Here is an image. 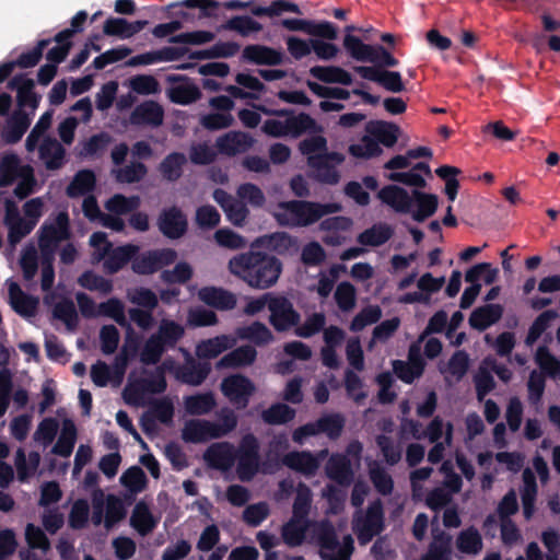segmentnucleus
Instances as JSON below:
<instances>
[{
  "label": "nucleus",
  "mask_w": 560,
  "mask_h": 560,
  "mask_svg": "<svg viewBox=\"0 0 560 560\" xmlns=\"http://www.w3.org/2000/svg\"><path fill=\"white\" fill-rule=\"evenodd\" d=\"M229 270L254 289L265 290L279 279L282 265L272 257L258 252H248L232 257Z\"/></svg>",
  "instance_id": "nucleus-1"
},
{
  "label": "nucleus",
  "mask_w": 560,
  "mask_h": 560,
  "mask_svg": "<svg viewBox=\"0 0 560 560\" xmlns=\"http://www.w3.org/2000/svg\"><path fill=\"white\" fill-rule=\"evenodd\" d=\"M56 438L51 453L60 457H69L77 442L78 430L72 419L61 410L56 417L44 418L33 434L34 442L43 447L51 445Z\"/></svg>",
  "instance_id": "nucleus-2"
},
{
  "label": "nucleus",
  "mask_w": 560,
  "mask_h": 560,
  "mask_svg": "<svg viewBox=\"0 0 560 560\" xmlns=\"http://www.w3.org/2000/svg\"><path fill=\"white\" fill-rule=\"evenodd\" d=\"M49 200L48 195L32 198L23 205L22 212L14 201L10 199L4 201L3 223L8 229V241L12 246L34 230L45 213Z\"/></svg>",
  "instance_id": "nucleus-3"
},
{
  "label": "nucleus",
  "mask_w": 560,
  "mask_h": 560,
  "mask_svg": "<svg viewBox=\"0 0 560 560\" xmlns=\"http://www.w3.org/2000/svg\"><path fill=\"white\" fill-rule=\"evenodd\" d=\"M336 202L315 203L306 201L280 202L272 211L275 219L281 225L306 226L318 221L322 217L340 211Z\"/></svg>",
  "instance_id": "nucleus-4"
},
{
  "label": "nucleus",
  "mask_w": 560,
  "mask_h": 560,
  "mask_svg": "<svg viewBox=\"0 0 560 560\" xmlns=\"http://www.w3.org/2000/svg\"><path fill=\"white\" fill-rule=\"evenodd\" d=\"M11 85L18 91L20 108L28 107L34 112L39 102V96L34 92V81L30 78L18 77L13 79ZM31 120L32 117L23 110L15 113L4 130L5 140L8 142L19 141L28 128Z\"/></svg>",
  "instance_id": "nucleus-5"
},
{
  "label": "nucleus",
  "mask_w": 560,
  "mask_h": 560,
  "mask_svg": "<svg viewBox=\"0 0 560 560\" xmlns=\"http://www.w3.org/2000/svg\"><path fill=\"white\" fill-rule=\"evenodd\" d=\"M68 214L60 212L52 221H46L39 231V247L47 260L42 269V288L47 290L54 282V269L51 258L58 243L68 237Z\"/></svg>",
  "instance_id": "nucleus-6"
},
{
  "label": "nucleus",
  "mask_w": 560,
  "mask_h": 560,
  "mask_svg": "<svg viewBox=\"0 0 560 560\" xmlns=\"http://www.w3.org/2000/svg\"><path fill=\"white\" fill-rule=\"evenodd\" d=\"M15 184L14 195L24 199L35 191L36 178L34 170L28 164H23L18 155L4 154L0 160V187Z\"/></svg>",
  "instance_id": "nucleus-7"
},
{
  "label": "nucleus",
  "mask_w": 560,
  "mask_h": 560,
  "mask_svg": "<svg viewBox=\"0 0 560 560\" xmlns=\"http://www.w3.org/2000/svg\"><path fill=\"white\" fill-rule=\"evenodd\" d=\"M185 355L189 366L175 368L172 360H165L160 368L161 372H159L153 381L147 384V389L151 393L164 392L166 388V382L163 376L164 372H173L177 380L188 385H200L210 373V365L208 363L195 364L191 355L188 352H185Z\"/></svg>",
  "instance_id": "nucleus-8"
},
{
  "label": "nucleus",
  "mask_w": 560,
  "mask_h": 560,
  "mask_svg": "<svg viewBox=\"0 0 560 560\" xmlns=\"http://www.w3.org/2000/svg\"><path fill=\"white\" fill-rule=\"evenodd\" d=\"M236 427L233 412L225 415L220 421L192 419L184 424L182 438L186 442L201 443L226 435Z\"/></svg>",
  "instance_id": "nucleus-9"
},
{
  "label": "nucleus",
  "mask_w": 560,
  "mask_h": 560,
  "mask_svg": "<svg viewBox=\"0 0 560 560\" xmlns=\"http://www.w3.org/2000/svg\"><path fill=\"white\" fill-rule=\"evenodd\" d=\"M316 540L320 546V557L324 560H349L353 551V539L351 536L343 537L338 541L335 530L328 522L314 524Z\"/></svg>",
  "instance_id": "nucleus-10"
},
{
  "label": "nucleus",
  "mask_w": 560,
  "mask_h": 560,
  "mask_svg": "<svg viewBox=\"0 0 560 560\" xmlns=\"http://www.w3.org/2000/svg\"><path fill=\"white\" fill-rule=\"evenodd\" d=\"M311 129H315V122L308 115H287L283 112L262 125V131L271 137H296Z\"/></svg>",
  "instance_id": "nucleus-11"
},
{
  "label": "nucleus",
  "mask_w": 560,
  "mask_h": 560,
  "mask_svg": "<svg viewBox=\"0 0 560 560\" xmlns=\"http://www.w3.org/2000/svg\"><path fill=\"white\" fill-rule=\"evenodd\" d=\"M301 152L307 156L308 164L317 168L340 164L345 158L341 153L329 152L327 140L322 135L311 136L300 143Z\"/></svg>",
  "instance_id": "nucleus-12"
},
{
  "label": "nucleus",
  "mask_w": 560,
  "mask_h": 560,
  "mask_svg": "<svg viewBox=\"0 0 560 560\" xmlns=\"http://www.w3.org/2000/svg\"><path fill=\"white\" fill-rule=\"evenodd\" d=\"M140 206L138 196L126 197L117 194L105 203L106 212L101 217V224L107 229L120 232L125 229L122 215L136 210Z\"/></svg>",
  "instance_id": "nucleus-13"
},
{
  "label": "nucleus",
  "mask_w": 560,
  "mask_h": 560,
  "mask_svg": "<svg viewBox=\"0 0 560 560\" xmlns=\"http://www.w3.org/2000/svg\"><path fill=\"white\" fill-rule=\"evenodd\" d=\"M92 505V522L95 525L104 522L105 526L109 528L125 515L121 500L113 494L105 495L101 490L93 493Z\"/></svg>",
  "instance_id": "nucleus-14"
},
{
  "label": "nucleus",
  "mask_w": 560,
  "mask_h": 560,
  "mask_svg": "<svg viewBox=\"0 0 560 560\" xmlns=\"http://www.w3.org/2000/svg\"><path fill=\"white\" fill-rule=\"evenodd\" d=\"M353 532L360 544L365 545L372 540L383 529V511L378 501L370 504L366 513L363 515L358 512L353 518Z\"/></svg>",
  "instance_id": "nucleus-15"
},
{
  "label": "nucleus",
  "mask_w": 560,
  "mask_h": 560,
  "mask_svg": "<svg viewBox=\"0 0 560 560\" xmlns=\"http://www.w3.org/2000/svg\"><path fill=\"white\" fill-rule=\"evenodd\" d=\"M211 112L200 115V125L208 130H219L232 126L234 118L231 110L234 102L228 96H215L209 101Z\"/></svg>",
  "instance_id": "nucleus-16"
},
{
  "label": "nucleus",
  "mask_w": 560,
  "mask_h": 560,
  "mask_svg": "<svg viewBox=\"0 0 560 560\" xmlns=\"http://www.w3.org/2000/svg\"><path fill=\"white\" fill-rule=\"evenodd\" d=\"M221 390L231 404L237 408H244L255 392V385L248 377L233 374L223 378Z\"/></svg>",
  "instance_id": "nucleus-17"
},
{
  "label": "nucleus",
  "mask_w": 560,
  "mask_h": 560,
  "mask_svg": "<svg viewBox=\"0 0 560 560\" xmlns=\"http://www.w3.org/2000/svg\"><path fill=\"white\" fill-rule=\"evenodd\" d=\"M127 362L128 355L126 349H122L121 353L117 355L113 369L102 361L96 362L91 368V378L93 383L100 387H104L108 384L118 386L122 381Z\"/></svg>",
  "instance_id": "nucleus-18"
},
{
  "label": "nucleus",
  "mask_w": 560,
  "mask_h": 560,
  "mask_svg": "<svg viewBox=\"0 0 560 560\" xmlns=\"http://www.w3.org/2000/svg\"><path fill=\"white\" fill-rule=\"evenodd\" d=\"M176 252L171 248L150 250L132 260V270L140 275H150L175 261Z\"/></svg>",
  "instance_id": "nucleus-19"
},
{
  "label": "nucleus",
  "mask_w": 560,
  "mask_h": 560,
  "mask_svg": "<svg viewBox=\"0 0 560 560\" xmlns=\"http://www.w3.org/2000/svg\"><path fill=\"white\" fill-rule=\"evenodd\" d=\"M445 283L444 277L435 278L431 273L422 275L418 282V291L408 292L398 298L399 303L404 304H412V303H423L428 304L431 300V295L433 293L439 292Z\"/></svg>",
  "instance_id": "nucleus-20"
},
{
  "label": "nucleus",
  "mask_w": 560,
  "mask_h": 560,
  "mask_svg": "<svg viewBox=\"0 0 560 560\" xmlns=\"http://www.w3.org/2000/svg\"><path fill=\"white\" fill-rule=\"evenodd\" d=\"M269 311L270 323L278 330L288 329L298 323L299 315L285 298L272 295L269 299Z\"/></svg>",
  "instance_id": "nucleus-21"
},
{
  "label": "nucleus",
  "mask_w": 560,
  "mask_h": 560,
  "mask_svg": "<svg viewBox=\"0 0 560 560\" xmlns=\"http://www.w3.org/2000/svg\"><path fill=\"white\" fill-rule=\"evenodd\" d=\"M257 448V441L254 436L247 435L243 439L237 466L240 479L249 480L258 471Z\"/></svg>",
  "instance_id": "nucleus-22"
},
{
  "label": "nucleus",
  "mask_w": 560,
  "mask_h": 560,
  "mask_svg": "<svg viewBox=\"0 0 560 560\" xmlns=\"http://www.w3.org/2000/svg\"><path fill=\"white\" fill-rule=\"evenodd\" d=\"M441 470L444 474V486L448 491L438 488L428 495L427 503L434 510L444 506L451 500L452 494L460 490L462 486L459 477L451 471L448 463H444Z\"/></svg>",
  "instance_id": "nucleus-23"
},
{
  "label": "nucleus",
  "mask_w": 560,
  "mask_h": 560,
  "mask_svg": "<svg viewBox=\"0 0 560 560\" xmlns=\"http://www.w3.org/2000/svg\"><path fill=\"white\" fill-rule=\"evenodd\" d=\"M326 455L327 451L319 452L317 456L308 452H292L285 455L282 462L289 468L310 476L315 474Z\"/></svg>",
  "instance_id": "nucleus-24"
},
{
  "label": "nucleus",
  "mask_w": 560,
  "mask_h": 560,
  "mask_svg": "<svg viewBox=\"0 0 560 560\" xmlns=\"http://www.w3.org/2000/svg\"><path fill=\"white\" fill-rule=\"evenodd\" d=\"M160 231L168 238H179L187 230V219L177 208L164 210L158 220Z\"/></svg>",
  "instance_id": "nucleus-25"
},
{
  "label": "nucleus",
  "mask_w": 560,
  "mask_h": 560,
  "mask_svg": "<svg viewBox=\"0 0 560 560\" xmlns=\"http://www.w3.org/2000/svg\"><path fill=\"white\" fill-rule=\"evenodd\" d=\"M215 144L221 153L232 156L249 150L254 139L242 131H230L219 137Z\"/></svg>",
  "instance_id": "nucleus-26"
},
{
  "label": "nucleus",
  "mask_w": 560,
  "mask_h": 560,
  "mask_svg": "<svg viewBox=\"0 0 560 560\" xmlns=\"http://www.w3.org/2000/svg\"><path fill=\"white\" fill-rule=\"evenodd\" d=\"M213 199L217 201V203L220 205L228 220L232 224L237 226L244 224L248 215V210L242 202L235 200L232 196L222 189L214 190Z\"/></svg>",
  "instance_id": "nucleus-27"
},
{
  "label": "nucleus",
  "mask_w": 560,
  "mask_h": 560,
  "mask_svg": "<svg viewBox=\"0 0 560 560\" xmlns=\"http://www.w3.org/2000/svg\"><path fill=\"white\" fill-rule=\"evenodd\" d=\"M420 346L412 345L409 350V361H395L393 363L396 375L406 383H411L415 378L419 377L423 372V361L420 358Z\"/></svg>",
  "instance_id": "nucleus-28"
},
{
  "label": "nucleus",
  "mask_w": 560,
  "mask_h": 560,
  "mask_svg": "<svg viewBox=\"0 0 560 560\" xmlns=\"http://www.w3.org/2000/svg\"><path fill=\"white\" fill-rule=\"evenodd\" d=\"M237 342V338L231 335H220L213 338H209L200 341L196 346V355L203 359H214L228 349L234 347Z\"/></svg>",
  "instance_id": "nucleus-29"
},
{
  "label": "nucleus",
  "mask_w": 560,
  "mask_h": 560,
  "mask_svg": "<svg viewBox=\"0 0 560 560\" xmlns=\"http://www.w3.org/2000/svg\"><path fill=\"white\" fill-rule=\"evenodd\" d=\"M45 302L52 307L54 316L63 322L69 329L77 325L78 314L73 302L69 298L51 293L45 298Z\"/></svg>",
  "instance_id": "nucleus-30"
},
{
  "label": "nucleus",
  "mask_w": 560,
  "mask_h": 560,
  "mask_svg": "<svg viewBox=\"0 0 560 560\" xmlns=\"http://www.w3.org/2000/svg\"><path fill=\"white\" fill-rule=\"evenodd\" d=\"M163 116L164 112L161 105L153 101H145L133 109L130 116V122L133 125L156 127L162 124Z\"/></svg>",
  "instance_id": "nucleus-31"
},
{
  "label": "nucleus",
  "mask_w": 560,
  "mask_h": 560,
  "mask_svg": "<svg viewBox=\"0 0 560 560\" xmlns=\"http://www.w3.org/2000/svg\"><path fill=\"white\" fill-rule=\"evenodd\" d=\"M203 458L209 466L226 470L234 463V447L229 443H214L205 452Z\"/></svg>",
  "instance_id": "nucleus-32"
},
{
  "label": "nucleus",
  "mask_w": 560,
  "mask_h": 560,
  "mask_svg": "<svg viewBox=\"0 0 560 560\" xmlns=\"http://www.w3.org/2000/svg\"><path fill=\"white\" fill-rule=\"evenodd\" d=\"M412 203L411 214L412 219L418 222H422L425 219L432 217L439 206V199L433 194H425L419 190H415L411 195Z\"/></svg>",
  "instance_id": "nucleus-33"
},
{
  "label": "nucleus",
  "mask_w": 560,
  "mask_h": 560,
  "mask_svg": "<svg viewBox=\"0 0 560 560\" xmlns=\"http://www.w3.org/2000/svg\"><path fill=\"white\" fill-rule=\"evenodd\" d=\"M378 198L397 212L407 213L411 211V196L399 186L388 185L383 187L378 191Z\"/></svg>",
  "instance_id": "nucleus-34"
},
{
  "label": "nucleus",
  "mask_w": 560,
  "mask_h": 560,
  "mask_svg": "<svg viewBox=\"0 0 560 560\" xmlns=\"http://www.w3.org/2000/svg\"><path fill=\"white\" fill-rule=\"evenodd\" d=\"M7 285L9 290L10 304L13 310L25 317L35 315L38 300L25 294L14 281H8Z\"/></svg>",
  "instance_id": "nucleus-35"
},
{
  "label": "nucleus",
  "mask_w": 560,
  "mask_h": 560,
  "mask_svg": "<svg viewBox=\"0 0 560 560\" xmlns=\"http://www.w3.org/2000/svg\"><path fill=\"white\" fill-rule=\"evenodd\" d=\"M242 56L248 62L268 66L280 65L283 59L280 51L264 45H248L243 49Z\"/></svg>",
  "instance_id": "nucleus-36"
},
{
  "label": "nucleus",
  "mask_w": 560,
  "mask_h": 560,
  "mask_svg": "<svg viewBox=\"0 0 560 560\" xmlns=\"http://www.w3.org/2000/svg\"><path fill=\"white\" fill-rule=\"evenodd\" d=\"M160 521L159 516L153 515L149 506L144 502H138L130 516V525L144 536L151 533Z\"/></svg>",
  "instance_id": "nucleus-37"
},
{
  "label": "nucleus",
  "mask_w": 560,
  "mask_h": 560,
  "mask_svg": "<svg viewBox=\"0 0 560 560\" xmlns=\"http://www.w3.org/2000/svg\"><path fill=\"white\" fill-rule=\"evenodd\" d=\"M364 131L374 138L378 144L393 147L398 140L399 129L397 126L382 120L369 121Z\"/></svg>",
  "instance_id": "nucleus-38"
},
{
  "label": "nucleus",
  "mask_w": 560,
  "mask_h": 560,
  "mask_svg": "<svg viewBox=\"0 0 560 560\" xmlns=\"http://www.w3.org/2000/svg\"><path fill=\"white\" fill-rule=\"evenodd\" d=\"M257 352L250 346L238 347L222 357L215 364L217 369H237L250 365L256 359Z\"/></svg>",
  "instance_id": "nucleus-39"
},
{
  "label": "nucleus",
  "mask_w": 560,
  "mask_h": 560,
  "mask_svg": "<svg viewBox=\"0 0 560 560\" xmlns=\"http://www.w3.org/2000/svg\"><path fill=\"white\" fill-rule=\"evenodd\" d=\"M147 25V21L128 22L125 19L112 18L105 21L103 31L106 35L130 38Z\"/></svg>",
  "instance_id": "nucleus-40"
},
{
  "label": "nucleus",
  "mask_w": 560,
  "mask_h": 560,
  "mask_svg": "<svg viewBox=\"0 0 560 560\" xmlns=\"http://www.w3.org/2000/svg\"><path fill=\"white\" fill-rule=\"evenodd\" d=\"M198 298L206 304L220 310H231L236 304L233 293L214 287L202 288L198 292Z\"/></svg>",
  "instance_id": "nucleus-41"
},
{
  "label": "nucleus",
  "mask_w": 560,
  "mask_h": 560,
  "mask_svg": "<svg viewBox=\"0 0 560 560\" xmlns=\"http://www.w3.org/2000/svg\"><path fill=\"white\" fill-rule=\"evenodd\" d=\"M310 73L315 79L325 83H338L342 85H350L352 83L350 72L337 66H315L310 69Z\"/></svg>",
  "instance_id": "nucleus-42"
},
{
  "label": "nucleus",
  "mask_w": 560,
  "mask_h": 560,
  "mask_svg": "<svg viewBox=\"0 0 560 560\" xmlns=\"http://www.w3.org/2000/svg\"><path fill=\"white\" fill-rule=\"evenodd\" d=\"M343 47L349 56L357 61H376V47L364 44L360 38L351 34H347L343 37Z\"/></svg>",
  "instance_id": "nucleus-43"
},
{
  "label": "nucleus",
  "mask_w": 560,
  "mask_h": 560,
  "mask_svg": "<svg viewBox=\"0 0 560 560\" xmlns=\"http://www.w3.org/2000/svg\"><path fill=\"white\" fill-rule=\"evenodd\" d=\"M327 476L340 485H348L352 479L350 460L345 455H332L326 465Z\"/></svg>",
  "instance_id": "nucleus-44"
},
{
  "label": "nucleus",
  "mask_w": 560,
  "mask_h": 560,
  "mask_svg": "<svg viewBox=\"0 0 560 560\" xmlns=\"http://www.w3.org/2000/svg\"><path fill=\"white\" fill-rule=\"evenodd\" d=\"M296 245L295 241L285 233H273L255 240L252 247H262L278 254H287Z\"/></svg>",
  "instance_id": "nucleus-45"
},
{
  "label": "nucleus",
  "mask_w": 560,
  "mask_h": 560,
  "mask_svg": "<svg viewBox=\"0 0 560 560\" xmlns=\"http://www.w3.org/2000/svg\"><path fill=\"white\" fill-rule=\"evenodd\" d=\"M139 250L136 245H124L113 248L103 262L104 270L114 273L120 270Z\"/></svg>",
  "instance_id": "nucleus-46"
},
{
  "label": "nucleus",
  "mask_w": 560,
  "mask_h": 560,
  "mask_svg": "<svg viewBox=\"0 0 560 560\" xmlns=\"http://www.w3.org/2000/svg\"><path fill=\"white\" fill-rule=\"evenodd\" d=\"M66 151L55 139H46L39 147V158L48 170H57L65 162Z\"/></svg>",
  "instance_id": "nucleus-47"
},
{
  "label": "nucleus",
  "mask_w": 560,
  "mask_h": 560,
  "mask_svg": "<svg viewBox=\"0 0 560 560\" xmlns=\"http://www.w3.org/2000/svg\"><path fill=\"white\" fill-rule=\"evenodd\" d=\"M40 463V455L37 452H31L27 456L22 448L15 453V468L20 481H26L35 476Z\"/></svg>",
  "instance_id": "nucleus-48"
},
{
  "label": "nucleus",
  "mask_w": 560,
  "mask_h": 560,
  "mask_svg": "<svg viewBox=\"0 0 560 560\" xmlns=\"http://www.w3.org/2000/svg\"><path fill=\"white\" fill-rule=\"evenodd\" d=\"M382 152V147L368 132L349 145V153L355 159L370 160L380 156Z\"/></svg>",
  "instance_id": "nucleus-49"
},
{
  "label": "nucleus",
  "mask_w": 560,
  "mask_h": 560,
  "mask_svg": "<svg viewBox=\"0 0 560 560\" xmlns=\"http://www.w3.org/2000/svg\"><path fill=\"white\" fill-rule=\"evenodd\" d=\"M394 234L389 224L378 223L366 229L358 236V242L364 246L377 247L385 244Z\"/></svg>",
  "instance_id": "nucleus-50"
},
{
  "label": "nucleus",
  "mask_w": 560,
  "mask_h": 560,
  "mask_svg": "<svg viewBox=\"0 0 560 560\" xmlns=\"http://www.w3.org/2000/svg\"><path fill=\"white\" fill-rule=\"evenodd\" d=\"M423 174H430V167L425 163H417L409 172L390 173L387 178L392 182H399L408 186L424 187Z\"/></svg>",
  "instance_id": "nucleus-51"
},
{
  "label": "nucleus",
  "mask_w": 560,
  "mask_h": 560,
  "mask_svg": "<svg viewBox=\"0 0 560 560\" xmlns=\"http://www.w3.org/2000/svg\"><path fill=\"white\" fill-rule=\"evenodd\" d=\"M215 407L212 393H203L184 398V408L188 415L202 416L209 413Z\"/></svg>",
  "instance_id": "nucleus-52"
},
{
  "label": "nucleus",
  "mask_w": 560,
  "mask_h": 560,
  "mask_svg": "<svg viewBox=\"0 0 560 560\" xmlns=\"http://www.w3.org/2000/svg\"><path fill=\"white\" fill-rule=\"evenodd\" d=\"M501 315V306L490 304L474 311L470 315L469 323L474 328L482 330L499 320Z\"/></svg>",
  "instance_id": "nucleus-53"
},
{
  "label": "nucleus",
  "mask_w": 560,
  "mask_h": 560,
  "mask_svg": "<svg viewBox=\"0 0 560 560\" xmlns=\"http://www.w3.org/2000/svg\"><path fill=\"white\" fill-rule=\"evenodd\" d=\"M524 488L522 490L523 514L526 520L532 518L535 513V500L537 494V487L535 476L529 469L523 472Z\"/></svg>",
  "instance_id": "nucleus-54"
},
{
  "label": "nucleus",
  "mask_w": 560,
  "mask_h": 560,
  "mask_svg": "<svg viewBox=\"0 0 560 560\" xmlns=\"http://www.w3.org/2000/svg\"><path fill=\"white\" fill-rule=\"evenodd\" d=\"M308 522L304 517L292 515V518L282 527V537L290 546L302 544Z\"/></svg>",
  "instance_id": "nucleus-55"
},
{
  "label": "nucleus",
  "mask_w": 560,
  "mask_h": 560,
  "mask_svg": "<svg viewBox=\"0 0 560 560\" xmlns=\"http://www.w3.org/2000/svg\"><path fill=\"white\" fill-rule=\"evenodd\" d=\"M223 30L234 31L241 36L247 37L262 30V25L248 15H237L222 25Z\"/></svg>",
  "instance_id": "nucleus-56"
},
{
  "label": "nucleus",
  "mask_w": 560,
  "mask_h": 560,
  "mask_svg": "<svg viewBox=\"0 0 560 560\" xmlns=\"http://www.w3.org/2000/svg\"><path fill=\"white\" fill-rule=\"evenodd\" d=\"M201 93L198 86L190 82H182L172 86L168 96L172 102L187 105L200 97Z\"/></svg>",
  "instance_id": "nucleus-57"
},
{
  "label": "nucleus",
  "mask_w": 560,
  "mask_h": 560,
  "mask_svg": "<svg viewBox=\"0 0 560 560\" xmlns=\"http://www.w3.org/2000/svg\"><path fill=\"white\" fill-rule=\"evenodd\" d=\"M236 336L238 339L250 340L257 345H266L272 340L270 330L260 323L237 328Z\"/></svg>",
  "instance_id": "nucleus-58"
},
{
  "label": "nucleus",
  "mask_w": 560,
  "mask_h": 560,
  "mask_svg": "<svg viewBox=\"0 0 560 560\" xmlns=\"http://www.w3.org/2000/svg\"><path fill=\"white\" fill-rule=\"evenodd\" d=\"M184 327L173 319L164 318L159 324L156 337H159L167 348L173 347L183 336Z\"/></svg>",
  "instance_id": "nucleus-59"
},
{
  "label": "nucleus",
  "mask_w": 560,
  "mask_h": 560,
  "mask_svg": "<svg viewBox=\"0 0 560 560\" xmlns=\"http://www.w3.org/2000/svg\"><path fill=\"white\" fill-rule=\"evenodd\" d=\"M558 317L557 312L555 311H545L542 312L532 324L527 337L526 343L528 346L534 345L541 335L551 326L552 322Z\"/></svg>",
  "instance_id": "nucleus-60"
},
{
  "label": "nucleus",
  "mask_w": 560,
  "mask_h": 560,
  "mask_svg": "<svg viewBox=\"0 0 560 560\" xmlns=\"http://www.w3.org/2000/svg\"><path fill=\"white\" fill-rule=\"evenodd\" d=\"M95 186V175L91 171H80L69 185L67 191L71 197H78L90 192Z\"/></svg>",
  "instance_id": "nucleus-61"
},
{
  "label": "nucleus",
  "mask_w": 560,
  "mask_h": 560,
  "mask_svg": "<svg viewBox=\"0 0 560 560\" xmlns=\"http://www.w3.org/2000/svg\"><path fill=\"white\" fill-rule=\"evenodd\" d=\"M127 299L132 304L152 311L159 303L158 295L150 289L143 287L131 288L127 291Z\"/></svg>",
  "instance_id": "nucleus-62"
},
{
  "label": "nucleus",
  "mask_w": 560,
  "mask_h": 560,
  "mask_svg": "<svg viewBox=\"0 0 560 560\" xmlns=\"http://www.w3.org/2000/svg\"><path fill=\"white\" fill-rule=\"evenodd\" d=\"M120 482L131 493H139L147 487V477L141 468L133 466L120 476Z\"/></svg>",
  "instance_id": "nucleus-63"
},
{
  "label": "nucleus",
  "mask_w": 560,
  "mask_h": 560,
  "mask_svg": "<svg viewBox=\"0 0 560 560\" xmlns=\"http://www.w3.org/2000/svg\"><path fill=\"white\" fill-rule=\"evenodd\" d=\"M498 273V269L492 268L489 262H481L466 272L465 280L470 283H478L479 280H482L486 284H491L497 280Z\"/></svg>",
  "instance_id": "nucleus-64"
}]
</instances>
